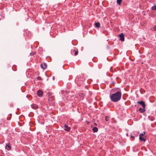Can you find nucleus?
<instances>
[{"mask_svg":"<svg viewBox=\"0 0 156 156\" xmlns=\"http://www.w3.org/2000/svg\"><path fill=\"white\" fill-rule=\"evenodd\" d=\"M122 94L121 91H118L111 94L109 96L110 100L113 102H117L121 98Z\"/></svg>","mask_w":156,"mask_h":156,"instance_id":"f257e3e1","label":"nucleus"},{"mask_svg":"<svg viewBox=\"0 0 156 156\" xmlns=\"http://www.w3.org/2000/svg\"><path fill=\"white\" fill-rule=\"evenodd\" d=\"M64 130H65L67 132H69L70 131V127L68 126V125L65 124L64 125Z\"/></svg>","mask_w":156,"mask_h":156,"instance_id":"f03ea898","label":"nucleus"},{"mask_svg":"<svg viewBox=\"0 0 156 156\" xmlns=\"http://www.w3.org/2000/svg\"><path fill=\"white\" fill-rule=\"evenodd\" d=\"M137 103L142 105L143 108H145V105L144 101H139L137 102Z\"/></svg>","mask_w":156,"mask_h":156,"instance_id":"7ed1b4c3","label":"nucleus"},{"mask_svg":"<svg viewBox=\"0 0 156 156\" xmlns=\"http://www.w3.org/2000/svg\"><path fill=\"white\" fill-rule=\"evenodd\" d=\"M41 66L42 69H45L47 67V65L46 63H43L41 64Z\"/></svg>","mask_w":156,"mask_h":156,"instance_id":"20e7f679","label":"nucleus"},{"mask_svg":"<svg viewBox=\"0 0 156 156\" xmlns=\"http://www.w3.org/2000/svg\"><path fill=\"white\" fill-rule=\"evenodd\" d=\"M120 40L121 41H124V35L123 33L119 35Z\"/></svg>","mask_w":156,"mask_h":156,"instance_id":"39448f33","label":"nucleus"},{"mask_svg":"<svg viewBox=\"0 0 156 156\" xmlns=\"http://www.w3.org/2000/svg\"><path fill=\"white\" fill-rule=\"evenodd\" d=\"M43 93L42 91L41 90H39L37 91V94L39 97H41L42 96Z\"/></svg>","mask_w":156,"mask_h":156,"instance_id":"423d86ee","label":"nucleus"},{"mask_svg":"<svg viewBox=\"0 0 156 156\" xmlns=\"http://www.w3.org/2000/svg\"><path fill=\"white\" fill-rule=\"evenodd\" d=\"M5 149L7 150L8 151H9L11 149V147L10 145L9 144H7L6 145L5 147Z\"/></svg>","mask_w":156,"mask_h":156,"instance_id":"0eeeda50","label":"nucleus"},{"mask_svg":"<svg viewBox=\"0 0 156 156\" xmlns=\"http://www.w3.org/2000/svg\"><path fill=\"white\" fill-rule=\"evenodd\" d=\"M31 107L32 108L34 109H37L38 108V106L35 104H33L31 105Z\"/></svg>","mask_w":156,"mask_h":156,"instance_id":"6e6552de","label":"nucleus"},{"mask_svg":"<svg viewBox=\"0 0 156 156\" xmlns=\"http://www.w3.org/2000/svg\"><path fill=\"white\" fill-rule=\"evenodd\" d=\"M139 110L142 113H143L146 110L145 109V108H139Z\"/></svg>","mask_w":156,"mask_h":156,"instance_id":"1a4fd4ad","label":"nucleus"},{"mask_svg":"<svg viewBox=\"0 0 156 156\" xmlns=\"http://www.w3.org/2000/svg\"><path fill=\"white\" fill-rule=\"evenodd\" d=\"M79 99L81 100H82L83 99V95L82 94H80L79 95Z\"/></svg>","mask_w":156,"mask_h":156,"instance_id":"9d476101","label":"nucleus"},{"mask_svg":"<svg viewBox=\"0 0 156 156\" xmlns=\"http://www.w3.org/2000/svg\"><path fill=\"white\" fill-rule=\"evenodd\" d=\"M95 27L97 28H99L100 27V24L99 23H96L95 24Z\"/></svg>","mask_w":156,"mask_h":156,"instance_id":"9b49d317","label":"nucleus"},{"mask_svg":"<svg viewBox=\"0 0 156 156\" xmlns=\"http://www.w3.org/2000/svg\"><path fill=\"white\" fill-rule=\"evenodd\" d=\"M139 139L140 140L144 142H145L146 140V138L143 137L142 136L139 137Z\"/></svg>","mask_w":156,"mask_h":156,"instance_id":"f8f14e48","label":"nucleus"},{"mask_svg":"<svg viewBox=\"0 0 156 156\" xmlns=\"http://www.w3.org/2000/svg\"><path fill=\"white\" fill-rule=\"evenodd\" d=\"M93 130L94 131V132H96L98 131V129L97 127H94L93 129Z\"/></svg>","mask_w":156,"mask_h":156,"instance_id":"ddd939ff","label":"nucleus"},{"mask_svg":"<svg viewBox=\"0 0 156 156\" xmlns=\"http://www.w3.org/2000/svg\"><path fill=\"white\" fill-rule=\"evenodd\" d=\"M122 0H117V3L119 5H120Z\"/></svg>","mask_w":156,"mask_h":156,"instance_id":"4468645a","label":"nucleus"},{"mask_svg":"<svg viewBox=\"0 0 156 156\" xmlns=\"http://www.w3.org/2000/svg\"><path fill=\"white\" fill-rule=\"evenodd\" d=\"M73 51V52H74V51L75 52V53H74V55H77L78 54V51H75L74 50H73V51H72L71 53H72Z\"/></svg>","mask_w":156,"mask_h":156,"instance_id":"2eb2a0df","label":"nucleus"},{"mask_svg":"<svg viewBox=\"0 0 156 156\" xmlns=\"http://www.w3.org/2000/svg\"><path fill=\"white\" fill-rule=\"evenodd\" d=\"M36 54V52H32L30 53V55L31 56H33Z\"/></svg>","mask_w":156,"mask_h":156,"instance_id":"dca6fc26","label":"nucleus"},{"mask_svg":"<svg viewBox=\"0 0 156 156\" xmlns=\"http://www.w3.org/2000/svg\"><path fill=\"white\" fill-rule=\"evenodd\" d=\"M109 117L108 116H106L105 117V119L106 121H108V120Z\"/></svg>","mask_w":156,"mask_h":156,"instance_id":"f3484780","label":"nucleus"},{"mask_svg":"<svg viewBox=\"0 0 156 156\" xmlns=\"http://www.w3.org/2000/svg\"><path fill=\"white\" fill-rule=\"evenodd\" d=\"M145 134V133H140L139 135L140 137V136L142 137Z\"/></svg>","mask_w":156,"mask_h":156,"instance_id":"a211bd4d","label":"nucleus"},{"mask_svg":"<svg viewBox=\"0 0 156 156\" xmlns=\"http://www.w3.org/2000/svg\"><path fill=\"white\" fill-rule=\"evenodd\" d=\"M152 9L153 10H156V5L153 6L152 7Z\"/></svg>","mask_w":156,"mask_h":156,"instance_id":"6ab92c4d","label":"nucleus"},{"mask_svg":"<svg viewBox=\"0 0 156 156\" xmlns=\"http://www.w3.org/2000/svg\"><path fill=\"white\" fill-rule=\"evenodd\" d=\"M52 101V98H50L48 99V101L49 102H51Z\"/></svg>","mask_w":156,"mask_h":156,"instance_id":"aec40b11","label":"nucleus"},{"mask_svg":"<svg viewBox=\"0 0 156 156\" xmlns=\"http://www.w3.org/2000/svg\"><path fill=\"white\" fill-rule=\"evenodd\" d=\"M131 137L132 139L133 140H134V139L135 138L134 136H133L132 135H131Z\"/></svg>","mask_w":156,"mask_h":156,"instance_id":"412c9836","label":"nucleus"},{"mask_svg":"<svg viewBox=\"0 0 156 156\" xmlns=\"http://www.w3.org/2000/svg\"><path fill=\"white\" fill-rule=\"evenodd\" d=\"M37 79L38 80H41V78L40 76H38L37 77Z\"/></svg>","mask_w":156,"mask_h":156,"instance_id":"4be33fe9","label":"nucleus"},{"mask_svg":"<svg viewBox=\"0 0 156 156\" xmlns=\"http://www.w3.org/2000/svg\"><path fill=\"white\" fill-rule=\"evenodd\" d=\"M154 29L156 31V26H155L154 27Z\"/></svg>","mask_w":156,"mask_h":156,"instance_id":"5701e85b","label":"nucleus"},{"mask_svg":"<svg viewBox=\"0 0 156 156\" xmlns=\"http://www.w3.org/2000/svg\"><path fill=\"white\" fill-rule=\"evenodd\" d=\"M78 78H76L75 79V80L77 82L78 81Z\"/></svg>","mask_w":156,"mask_h":156,"instance_id":"b1692460","label":"nucleus"},{"mask_svg":"<svg viewBox=\"0 0 156 156\" xmlns=\"http://www.w3.org/2000/svg\"><path fill=\"white\" fill-rule=\"evenodd\" d=\"M7 119L8 120H9L10 119V118H9H9H8V117H7Z\"/></svg>","mask_w":156,"mask_h":156,"instance_id":"393cba45","label":"nucleus"},{"mask_svg":"<svg viewBox=\"0 0 156 156\" xmlns=\"http://www.w3.org/2000/svg\"><path fill=\"white\" fill-rule=\"evenodd\" d=\"M54 102H55L54 101V100H53V102H52V104H53L54 103Z\"/></svg>","mask_w":156,"mask_h":156,"instance_id":"a878e982","label":"nucleus"},{"mask_svg":"<svg viewBox=\"0 0 156 156\" xmlns=\"http://www.w3.org/2000/svg\"><path fill=\"white\" fill-rule=\"evenodd\" d=\"M53 80H54V79H55V77H54V76H53Z\"/></svg>","mask_w":156,"mask_h":156,"instance_id":"bb28decb","label":"nucleus"},{"mask_svg":"<svg viewBox=\"0 0 156 156\" xmlns=\"http://www.w3.org/2000/svg\"><path fill=\"white\" fill-rule=\"evenodd\" d=\"M91 94H92V93H91V92H90V95Z\"/></svg>","mask_w":156,"mask_h":156,"instance_id":"cd10ccee","label":"nucleus"},{"mask_svg":"<svg viewBox=\"0 0 156 156\" xmlns=\"http://www.w3.org/2000/svg\"><path fill=\"white\" fill-rule=\"evenodd\" d=\"M95 125L96 126L97 125L96 124V123H95Z\"/></svg>","mask_w":156,"mask_h":156,"instance_id":"c85d7f7f","label":"nucleus"}]
</instances>
